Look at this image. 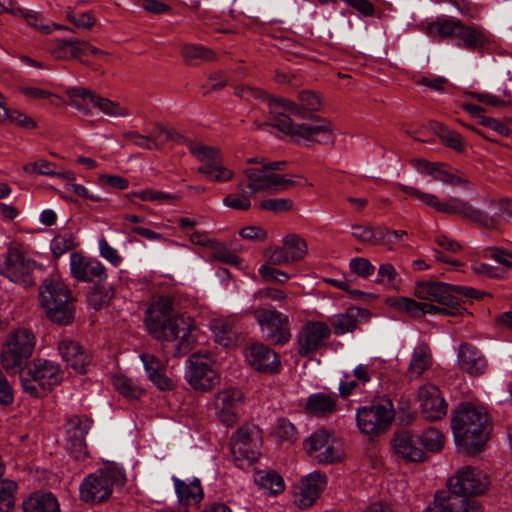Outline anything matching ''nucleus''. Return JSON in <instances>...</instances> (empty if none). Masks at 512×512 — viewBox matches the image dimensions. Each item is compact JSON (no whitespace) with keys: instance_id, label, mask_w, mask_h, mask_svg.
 <instances>
[{"instance_id":"nucleus-32","label":"nucleus","mask_w":512,"mask_h":512,"mask_svg":"<svg viewBox=\"0 0 512 512\" xmlns=\"http://www.w3.org/2000/svg\"><path fill=\"white\" fill-rule=\"evenodd\" d=\"M231 453L236 462L253 463L258 456L255 445L252 444L251 433L247 427L239 428L231 440Z\"/></svg>"},{"instance_id":"nucleus-16","label":"nucleus","mask_w":512,"mask_h":512,"mask_svg":"<svg viewBox=\"0 0 512 512\" xmlns=\"http://www.w3.org/2000/svg\"><path fill=\"white\" fill-rule=\"evenodd\" d=\"M450 496L478 495L484 493L489 485L487 475L472 467L460 469L447 481Z\"/></svg>"},{"instance_id":"nucleus-63","label":"nucleus","mask_w":512,"mask_h":512,"mask_svg":"<svg viewBox=\"0 0 512 512\" xmlns=\"http://www.w3.org/2000/svg\"><path fill=\"white\" fill-rule=\"evenodd\" d=\"M23 170L27 174H42V175H48L52 176L56 174L55 164L48 160H38L35 162L28 163L23 166Z\"/></svg>"},{"instance_id":"nucleus-64","label":"nucleus","mask_w":512,"mask_h":512,"mask_svg":"<svg viewBox=\"0 0 512 512\" xmlns=\"http://www.w3.org/2000/svg\"><path fill=\"white\" fill-rule=\"evenodd\" d=\"M212 328L216 341L223 346H228L233 335L229 322L218 320L213 324Z\"/></svg>"},{"instance_id":"nucleus-47","label":"nucleus","mask_w":512,"mask_h":512,"mask_svg":"<svg viewBox=\"0 0 512 512\" xmlns=\"http://www.w3.org/2000/svg\"><path fill=\"white\" fill-rule=\"evenodd\" d=\"M102 113L110 117H126L130 115L128 108L120 102L99 96L97 106Z\"/></svg>"},{"instance_id":"nucleus-42","label":"nucleus","mask_w":512,"mask_h":512,"mask_svg":"<svg viewBox=\"0 0 512 512\" xmlns=\"http://www.w3.org/2000/svg\"><path fill=\"white\" fill-rule=\"evenodd\" d=\"M113 386L127 399H139L144 394V389L136 380L124 375H115L113 377Z\"/></svg>"},{"instance_id":"nucleus-34","label":"nucleus","mask_w":512,"mask_h":512,"mask_svg":"<svg viewBox=\"0 0 512 512\" xmlns=\"http://www.w3.org/2000/svg\"><path fill=\"white\" fill-rule=\"evenodd\" d=\"M148 379L160 390H169L173 387L172 380L166 375L165 364L154 355L145 353L140 355Z\"/></svg>"},{"instance_id":"nucleus-8","label":"nucleus","mask_w":512,"mask_h":512,"mask_svg":"<svg viewBox=\"0 0 512 512\" xmlns=\"http://www.w3.org/2000/svg\"><path fill=\"white\" fill-rule=\"evenodd\" d=\"M35 345L36 337L30 329L20 327L10 331L1 352L3 368L7 372H17L32 356Z\"/></svg>"},{"instance_id":"nucleus-28","label":"nucleus","mask_w":512,"mask_h":512,"mask_svg":"<svg viewBox=\"0 0 512 512\" xmlns=\"http://www.w3.org/2000/svg\"><path fill=\"white\" fill-rule=\"evenodd\" d=\"M370 312L367 309L358 307H349L344 313L329 317L328 321L332 327L331 332L335 335H344L353 332L356 329L359 320L368 321Z\"/></svg>"},{"instance_id":"nucleus-10","label":"nucleus","mask_w":512,"mask_h":512,"mask_svg":"<svg viewBox=\"0 0 512 512\" xmlns=\"http://www.w3.org/2000/svg\"><path fill=\"white\" fill-rule=\"evenodd\" d=\"M185 378L196 391L207 392L220 382L215 362L208 354L194 353L187 360Z\"/></svg>"},{"instance_id":"nucleus-62","label":"nucleus","mask_w":512,"mask_h":512,"mask_svg":"<svg viewBox=\"0 0 512 512\" xmlns=\"http://www.w3.org/2000/svg\"><path fill=\"white\" fill-rule=\"evenodd\" d=\"M293 201L288 198H270L261 201L260 208L274 213H280L291 210Z\"/></svg>"},{"instance_id":"nucleus-54","label":"nucleus","mask_w":512,"mask_h":512,"mask_svg":"<svg viewBox=\"0 0 512 512\" xmlns=\"http://www.w3.org/2000/svg\"><path fill=\"white\" fill-rule=\"evenodd\" d=\"M182 55L186 60L189 61L195 59L210 61L215 57L211 50L199 44H185L182 47Z\"/></svg>"},{"instance_id":"nucleus-12","label":"nucleus","mask_w":512,"mask_h":512,"mask_svg":"<svg viewBox=\"0 0 512 512\" xmlns=\"http://www.w3.org/2000/svg\"><path fill=\"white\" fill-rule=\"evenodd\" d=\"M263 337L271 344L283 345L291 339L290 321L287 315L276 309L257 308L251 311Z\"/></svg>"},{"instance_id":"nucleus-46","label":"nucleus","mask_w":512,"mask_h":512,"mask_svg":"<svg viewBox=\"0 0 512 512\" xmlns=\"http://www.w3.org/2000/svg\"><path fill=\"white\" fill-rule=\"evenodd\" d=\"M351 230L353 238L361 243L376 244L378 242L379 229L371 225L353 224Z\"/></svg>"},{"instance_id":"nucleus-30","label":"nucleus","mask_w":512,"mask_h":512,"mask_svg":"<svg viewBox=\"0 0 512 512\" xmlns=\"http://www.w3.org/2000/svg\"><path fill=\"white\" fill-rule=\"evenodd\" d=\"M58 351L62 360L73 370L79 374L86 373L90 357L79 343L68 339L62 340L58 344Z\"/></svg>"},{"instance_id":"nucleus-60","label":"nucleus","mask_w":512,"mask_h":512,"mask_svg":"<svg viewBox=\"0 0 512 512\" xmlns=\"http://www.w3.org/2000/svg\"><path fill=\"white\" fill-rule=\"evenodd\" d=\"M274 265L265 263L258 269L260 276L267 282L285 283L290 279V275L284 271L276 269Z\"/></svg>"},{"instance_id":"nucleus-4","label":"nucleus","mask_w":512,"mask_h":512,"mask_svg":"<svg viewBox=\"0 0 512 512\" xmlns=\"http://www.w3.org/2000/svg\"><path fill=\"white\" fill-rule=\"evenodd\" d=\"M244 179L222 200L225 207L236 211H247L252 206V197L258 193H275L288 182L278 176L266 175L254 169L243 170Z\"/></svg>"},{"instance_id":"nucleus-11","label":"nucleus","mask_w":512,"mask_h":512,"mask_svg":"<svg viewBox=\"0 0 512 512\" xmlns=\"http://www.w3.org/2000/svg\"><path fill=\"white\" fill-rule=\"evenodd\" d=\"M190 152L201 162L199 173L213 182H228L234 177V171L223 165L222 155L218 149L202 143L189 142Z\"/></svg>"},{"instance_id":"nucleus-48","label":"nucleus","mask_w":512,"mask_h":512,"mask_svg":"<svg viewBox=\"0 0 512 512\" xmlns=\"http://www.w3.org/2000/svg\"><path fill=\"white\" fill-rule=\"evenodd\" d=\"M386 303L393 309L399 312H405L412 317L418 318L419 302L408 297H390Z\"/></svg>"},{"instance_id":"nucleus-52","label":"nucleus","mask_w":512,"mask_h":512,"mask_svg":"<svg viewBox=\"0 0 512 512\" xmlns=\"http://www.w3.org/2000/svg\"><path fill=\"white\" fill-rule=\"evenodd\" d=\"M438 135L442 142L449 148L457 152H463L465 150L466 144L461 135L457 132L451 131L443 125H439Z\"/></svg>"},{"instance_id":"nucleus-7","label":"nucleus","mask_w":512,"mask_h":512,"mask_svg":"<svg viewBox=\"0 0 512 512\" xmlns=\"http://www.w3.org/2000/svg\"><path fill=\"white\" fill-rule=\"evenodd\" d=\"M125 483L126 476L122 467L110 463L82 481L79 487L80 498L87 503H100L110 497L113 488H121Z\"/></svg>"},{"instance_id":"nucleus-33","label":"nucleus","mask_w":512,"mask_h":512,"mask_svg":"<svg viewBox=\"0 0 512 512\" xmlns=\"http://www.w3.org/2000/svg\"><path fill=\"white\" fill-rule=\"evenodd\" d=\"M458 363L464 372L478 376L482 375L487 367V362L482 353L474 346L462 344L458 348Z\"/></svg>"},{"instance_id":"nucleus-1","label":"nucleus","mask_w":512,"mask_h":512,"mask_svg":"<svg viewBox=\"0 0 512 512\" xmlns=\"http://www.w3.org/2000/svg\"><path fill=\"white\" fill-rule=\"evenodd\" d=\"M321 99L312 91H302L297 100L286 98L269 99V114L271 124L282 132L297 137V141L305 140L320 144L334 142V128L326 120L312 123L295 124L291 116L307 118L320 110Z\"/></svg>"},{"instance_id":"nucleus-45","label":"nucleus","mask_w":512,"mask_h":512,"mask_svg":"<svg viewBox=\"0 0 512 512\" xmlns=\"http://www.w3.org/2000/svg\"><path fill=\"white\" fill-rule=\"evenodd\" d=\"M77 246L76 237L71 232H63L56 235L50 243V248L55 257L67 253Z\"/></svg>"},{"instance_id":"nucleus-14","label":"nucleus","mask_w":512,"mask_h":512,"mask_svg":"<svg viewBox=\"0 0 512 512\" xmlns=\"http://www.w3.org/2000/svg\"><path fill=\"white\" fill-rule=\"evenodd\" d=\"M305 449L319 463L339 461L343 456L342 442L324 429L315 431L306 439Z\"/></svg>"},{"instance_id":"nucleus-51","label":"nucleus","mask_w":512,"mask_h":512,"mask_svg":"<svg viewBox=\"0 0 512 512\" xmlns=\"http://www.w3.org/2000/svg\"><path fill=\"white\" fill-rule=\"evenodd\" d=\"M285 166H286V162L285 161L267 162L265 160H261V166H259V167H247L246 169H254V170L262 171L266 175L278 176V177L282 178L283 180L287 181L288 183L285 184L283 188H281V189H279L277 191V192H280V191L287 190L288 188H290L294 184V182L291 179L286 178L283 175L275 173V171L283 170L285 168Z\"/></svg>"},{"instance_id":"nucleus-9","label":"nucleus","mask_w":512,"mask_h":512,"mask_svg":"<svg viewBox=\"0 0 512 512\" xmlns=\"http://www.w3.org/2000/svg\"><path fill=\"white\" fill-rule=\"evenodd\" d=\"M62 378L59 364L47 359H36L27 372L22 374L21 384L29 395L42 397L48 390L58 385Z\"/></svg>"},{"instance_id":"nucleus-13","label":"nucleus","mask_w":512,"mask_h":512,"mask_svg":"<svg viewBox=\"0 0 512 512\" xmlns=\"http://www.w3.org/2000/svg\"><path fill=\"white\" fill-rule=\"evenodd\" d=\"M393 418L394 411L390 400L364 406L356 412L357 425L365 434H377L385 430Z\"/></svg>"},{"instance_id":"nucleus-29","label":"nucleus","mask_w":512,"mask_h":512,"mask_svg":"<svg viewBox=\"0 0 512 512\" xmlns=\"http://www.w3.org/2000/svg\"><path fill=\"white\" fill-rule=\"evenodd\" d=\"M171 480L181 506L199 505L201 503L204 498V491L199 478L181 480L172 476Z\"/></svg>"},{"instance_id":"nucleus-27","label":"nucleus","mask_w":512,"mask_h":512,"mask_svg":"<svg viewBox=\"0 0 512 512\" xmlns=\"http://www.w3.org/2000/svg\"><path fill=\"white\" fill-rule=\"evenodd\" d=\"M482 512V508L475 500L460 498L458 496H446L445 493H437L434 502L425 512Z\"/></svg>"},{"instance_id":"nucleus-20","label":"nucleus","mask_w":512,"mask_h":512,"mask_svg":"<svg viewBox=\"0 0 512 512\" xmlns=\"http://www.w3.org/2000/svg\"><path fill=\"white\" fill-rule=\"evenodd\" d=\"M70 273L82 282L103 281L107 278L106 268L99 260L80 252L70 254Z\"/></svg>"},{"instance_id":"nucleus-23","label":"nucleus","mask_w":512,"mask_h":512,"mask_svg":"<svg viewBox=\"0 0 512 512\" xmlns=\"http://www.w3.org/2000/svg\"><path fill=\"white\" fill-rule=\"evenodd\" d=\"M243 393L237 388L224 389L215 397V407L220 421L227 427L237 422V410L243 403Z\"/></svg>"},{"instance_id":"nucleus-31","label":"nucleus","mask_w":512,"mask_h":512,"mask_svg":"<svg viewBox=\"0 0 512 512\" xmlns=\"http://www.w3.org/2000/svg\"><path fill=\"white\" fill-rule=\"evenodd\" d=\"M457 37L460 40L458 46L469 50L484 49L494 42L493 35L483 27L467 26L463 23Z\"/></svg>"},{"instance_id":"nucleus-40","label":"nucleus","mask_w":512,"mask_h":512,"mask_svg":"<svg viewBox=\"0 0 512 512\" xmlns=\"http://www.w3.org/2000/svg\"><path fill=\"white\" fill-rule=\"evenodd\" d=\"M254 482L265 494L276 495L284 491L283 478L274 471L260 470L254 473Z\"/></svg>"},{"instance_id":"nucleus-58","label":"nucleus","mask_w":512,"mask_h":512,"mask_svg":"<svg viewBox=\"0 0 512 512\" xmlns=\"http://www.w3.org/2000/svg\"><path fill=\"white\" fill-rule=\"evenodd\" d=\"M16 484L5 480L0 483V511H9L14 506Z\"/></svg>"},{"instance_id":"nucleus-37","label":"nucleus","mask_w":512,"mask_h":512,"mask_svg":"<svg viewBox=\"0 0 512 512\" xmlns=\"http://www.w3.org/2000/svg\"><path fill=\"white\" fill-rule=\"evenodd\" d=\"M85 47H87V41L84 40L56 39L54 40L50 51L54 57L58 59L76 58L82 60Z\"/></svg>"},{"instance_id":"nucleus-26","label":"nucleus","mask_w":512,"mask_h":512,"mask_svg":"<svg viewBox=\"0 0 512 512\" xmlns=\"http://www.w3.org/2000/svg\"><path fill=\"white\" fill-rule=\"evenodd\" d=\"M393 448L397 455L409 462H421L425 458L420 437L403 431L393 438Z\"/></svg>"},{"instance_id":"nucleus-57","label":"nucleus","mask_w":512,"mask_h":512,"mask_svg":"<svg viewBox=\"0 0 512 512\" xmlns=\"http://www.w3.org/2000/svg\"><path fill=\"white\" fill-rule=\"evenodd\" d=\"M274 433L279 441L294 442L298 437L294 424L285 418L278 419Z\"/></svg>"},{"instance_id":"nucleus-17","label":"nucleus","mask_w":512,"mask_h":512,"mask_svg":"<svg viewBox=\"0 0 512 512\" xmlns=\"http://www.w3.org/2000/svg\"><path fill=\"white\" fill-rule=\"evenodd\" d=\"M331 336L330 326L323 321H307L296 336L297 352L308 356L324 347Z\"/></svg>"},{"instance_id":"nucleus-19","label":"nucleus","mask_w":512,"mask_h":512,"mask_svg":"<svg viewBox=\"0 0 512 512\" xmlns=\"http://www.w3.org/2000/svg\"><path fill=\"white\" fill-rule=\"evenodd\" d=\"M414 295L418 299L449 307L461 304L459 297L455 295L454 286L443 282L418 281L415 283Z\"/></svg>"},{"instance_id":"nucleus-21","label":"nucleus","mask_w":512,"mask_h":512,"mask_svg":"<svg viewBox=\"0 0 512 512\" xmlns=\"http://www.w3.org/2000/svg\"><path fill=\"white\" fill-rule=\"evenodd\" d=\"M327 485L325 474L320 471H313L301 479L295 488L294 502L304 509L311 507L319 498Z\"/></svg>"},{"instance_id":"nucleus-44","label":"nucleus","mask_w":512,"mask_h":512,"mask_svg":"<svg viewBox=\"0 0 512 512\" xmlns=\"http://www.w3.org/2000/svg\"><path fill=\"white\" fill-rule=\"evenodd\" d=\"M435 302H419L418 318L426 314H446L451 316L461 315L465 309L462 308L461 304L455 305V307H449L448 305L434 304Z\"/></svg>"},{"instance_id":"nucleus-50","label":"nucleus","mask_w":512,"mask_h":512,"mask_svg":"<svg viewBox=\"0 0 512 512\" xmlns=\"http://www.w3.org/2000/svg\"><path fill=\"white\" fill-rule=\"evenodd\" d=\"M208 250L214 259L221 262L235 265L241 262L240 258L221 242L213 240Z\"/></svg>"},{"instance_id":"nucleus-18","label":"nucleus","mask_w":512,"mask_h":512,"mask_svg":"<svg viewBox=\"0 0 512 512\" xmlns=\"http://www.w3.org/2000/svg\"><path fill=\"white\" fill-rule=\"evenodd\" d=\"M92 424L91 418L80 415H74L66 422L67 449L76 460L83 459L88 453L85 438Z\"/></svg>"},{"instance_id":"nucleus-36","label":"nucleus","mask_w":512,"mask_h":512,"mask_svg":"<svg viewBox=\"0 0 512 512\" xmlns=\"http://www.w3.org/2000/svg\"><path fill=\"white\" fill-rule=\"evenodd\" d=\"M69 97V105L79 112L89 115L92 114V108H96L99 95H96L82 87H72L66 91Z\"/></svg>"},{"instance_id":"nucleus-38","label":"nucleus","mask_w":512,"mask_h":512,"mask_svg":"<svg viewBox=\"0 0 512 512\" xmlns=\"http://www.w3.org/2000/svg\"><path fill=\"white\" fill-rule=\"evenodd\" d=\"M24 512H60V505L51 493H35L23 502Z\"/></svg>"},{"instance_id":"nucleus-15","label":"nucleus","mask_w":512,"mask_h":512,"mask_svg":"<svg viewBox=\"0 0 512 512\" xmlns=\"http://www.w3.org/2000/svg\"><path fill=\"white\" fill-rule=\"evenodd\" d=\"M34 267L35 262L25 254L22 244L11 242L0 265V274L12 282L25 283Z\"/></svg>"},{"instance_id":"nucleus-6","label":"nucleus","mask_w":512,"mask_h":512,"mask_svg":"<svg viewBox=\"0 0 512 512\" xmlns=\"http://www.w3.org/2000/svg\"><path fill=\"white\" fill-rule=\"evenodd\" d=\"M39 298L47 317L53 322L68 325L74 319L73 297L64 283L46 279L39 289Z\"/></svg>"},{"instance_id":"nucleus-43","label":"nucleus","mask_w":512,"mask_h":512,"mask_svg":"<svg viewBox=\"0 0 512 512\" xmlns=\"http://www.w3.org/2000/svg\"><path fill=\"white\" fill-rule=\"evenodd\" d=\"M282 244L292 263L303 259L307 254V244L305 240L298 235H287L283 238Z\"/></svg>"},{"instance_id":"nucleus-61","label":"nucleus","mask_w":512,"mask_h":512,"mask_svg":"<svg viewBox=\"0 0 512 512\" xmlns=\"http://www.w3.org/2000/svg\"><path fill=\"white\" fill-rule=\"evenodd\" d=\"M98 248L100 256L108 261L111 265L118 267L122 264V256L119 254L118 250L112 247L104 237L98 240Z\"/></svg>"},{"instance_id":"nucleus-49","label":"nucleus","mask_w":512,"mask_h":512,"mask_svg":"<svg viewBox=\"0 0 512 512\" xmlns=\"http://www.w3.org/2000/svg\"><path fill=\"white\" fill-rule=\"evenodd\" d=\"M420 441L423 449L425 448L431 452H438L444 445V436L439 430L429 428L424 431L420 437Z\"/></svg>"},{"instance_id":"nucleus-41","label":"nucleus","mask_w":512,"mask_h":512,"mask_svg":"<svg viewBox=\"0 0 512 512\" xmlns=\"http://www.w3.org/2000/svg\"><path fill=\"white\" fill-rule=\"evenodd\" d=\"M462 22L451 17H438L435 21L427 26V33L432 38H447L450 36H458Z\"/></svg>"},{"instance_id":"nucleus-53","label":"nucleus","mask_w":512,"mask_h":512,"mask_svg":"<svg viewBox=\"0 0 512 512\" xmlns=\"http://www.w3.org/2000/svg\"><path fill=\"white\" fill-rule=\"evenodd\" d=\"M470 95L478 102L493 107H507L512 105L511 93L506 90L504 91V96L506 99L500 98L499 96L487 92H471Z\"/></svg>"},{"instance_id":"nucleus-59","label":"nucleus","mask_w":512,"mask_h":512,"mask_svg":"<svg viewBox=\"0 0 512 512\" xmlns=\"http://www.w3.org/2000/svg\"><path fill=\"white\" fill-rule=\"evenodd\" d=\"M349 268L353 274L361 278H368L375 271V266L364 257L352 258L349 261Z\"/></svg>"},{"instance_id":"nucleus-3","label":"nucleus","mask_w":512,"mask_h":512,"mask_svg":"<svg viewBox=\"0 0 512 512\" xmlns=\"http://www.w3.org/2000/svg\"><path fill=\"white\" fill-rule=\"evenodd\" d=\"M452 431L455 442L468 454L482 450L488 439V416L482 408L460 405L454 413Z\"/></svg>"},{"instance_id":"nucleus-5","label":"nucleus","mask_w":512,"mask_h":512,"mask_svg":"<svg viewBox=\"0 0 512 512\" xmlns=\"http://www.w3.org/2000/svg\"><path fill=\"white\" fill-rule=\"evenodd\" d=\"M398 188L405 194L420 200L422 203L434 208L436 211L447 214H455L465 219L478 223L486 228L494 227V219L472 206L469 202L458 198L450 197L440 201L433 193L422 192L419 189L399 184Z\"/></svg>"},{"instance_id":"nucleus-35","label":"nucleus","mask_w":512,"mask_h":512,"mask_svg":"<svg viewBox=\"0 0 512 512\" xmlns=\"http://www.w3.org/2000/svg\"><path fill=\"white\" fill-rule=\"evenodd\" d=\"M337 400L335 393H313L307 398L305 411L309 415L329 417L337 411Z\"/></svg>"},{"instance_id":"nucleus-24","label":"nucleus","mask_w":512,"mask_h":512,"mask_svg":"<svg viewBox=\"0 0 512 512\" xmlns=\"http://www.w3.org/2000/svg\"><path fill=\"white\" fill-rule=\"evenodd\" d=\"M411 165L420 174L429 175L432 180L439 181L450 186H466L469 181L462 175H458L448 170L445 163L430 162L425 159H413Z\"/></svg>"},{"instance_id":"nucleus-22","label":"nucleus","mask_w":512,"mask_h":512,"mask_svg":"<svg viewBox=\"0 0 512 512\" xmlns=\"http://www.w3.org/2000/svg\"><path fill=\"white\" fill-rule=\"evenodd\" d=\"M422 416L429 421H437L447 414V403L440 390L433 384L422 385L417 394Z\"/></svg>"},{"instance_id":"nucleus-55","label":"nucleus","mask_w":512,"mask_h":512,"mask_svg":"<svg viewBox=\"0 0 512 512\" xmlns=\"http://www.w3.org/2000/svg\"><path fill=\"white\" fill-rule=\"evenodd\" d=\"M132 195L143 201H151L156 203L170 202L177 199L176 195L154 190L151 188L134 191L132 192Z\"/></svg>"},{"instance_id":"nucleus-25","label":"nucleus","mask_w":512,"mask_h":512,"mask_svg":"<svg viewBox=\"0 0 512 512\" xmlns=\"http://www.w3.org/2000/svg\"><path fill=\"white\" fill-rule=\"evenodd\" d=\"M245 356L248 363L261 372H277L281 365L277 353L261 343L249 346L246 349Z\"/></svg>"},{"instance_id":"nucleus-56","label":"nucleus","mask_w":512,"mask_h":512,"mask_svg":"<svg viewBox=\"0 0 512 512\" xmlns=\"http://www.w3.org/2000/svg\"><path fill=\"white\" fill-rule=\"evenodd\" d=\"M398 279L399 274L391 263H383L379 265L375 283L394 287V284Z\"/></svg>"},{"instance_id":"nucleus-39","label":"nucleus","mask_w":512,"mask_h":512,"mask_svg":"<svg viewBox=\"0 0 512 512\" xmlns=\"http://www.w3.org/2000/svg\"><path fill=\"white\" fill-rule=\"evenodd\" d=\"M432 364L430 348L425 343H419L413 350L412 358L408 367V374L411 378L420 377Z\"/></svg>"},{"instance_id":"nucleus-2","label":"nucleus","mask_w":512,"mask_h":512,"mask_svg":"<svg viewBox=\"0 0 512 512\" xmlns=\"http://www.w3.org/2000/svg\"><path fill=\"white\" fill-rule=\"evenodd\" d=\"M174 300L161 296L150 304L145 315V326L149 334L157 340L174 344L173 356L186 355L196 341L194 319L185 314L171 316Z\"/></svg>"}]
</instances>
